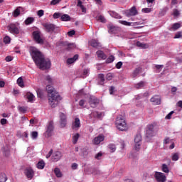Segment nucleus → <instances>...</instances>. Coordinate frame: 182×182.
<instances>
[{"instance_id": "nucleus-55", "label": "nucleus", "mask_w": 182, "mask_h": 182, "mask_svg": "<svg viewBox=\"0 0 182 182\" xmlns=\"http://www.w3.org/2000/svg\"><path fill=\"white\" fill-rule=\"evenodd\" d=\"M180 38H182V33L181 31H178L176 33L174 36V39H180Z\"/></svg>"}, {"instance_id": "nucleus-52", "label": "nucleus", "mask_w": 182, "mask_h": 182, "mask_svg": "<svg viewBox=\"0 0 182 182\" xmlns=\"http://www.w3.org/2000/svg\"><path fill=\"white\" fill-rule=\"evenodd\" d=\"M38 97L42 98L43 97V92L42 90H38L36 91Z\"/></svg>"}, {"instance_id": "nucleus-27", "label": "nucleus", "mask_w": 182, "mask_h": 182, "mask_svg": "<svg viewBox=\"0 0 182 182\" xmlns=\"http://www.w3.org/2000/svg\"><path fill=\"white\" fill-rule=\"evenodd\" d=\"M109 15L112 18H115V19H122V16H120L119 14H117L115 11H109Z\"/></svg>"}, {"instance_id": "nucleus-49", "label": "nucleus", "mask_w": 182, "mask_h": 182, "mask_svg": "<svg viewBox=\"0 0 182 182\" xmlns=\"http://www.w3.org/2000/svg\"><path fill=\"white\" fill-rule=\"evenodd\" d=\"M92 174L94 176H102L101 171L98 169H94V171H92Z\"/></svg>"}, {"instance_id": "nucleus-60", "label": "nucleus", "mask_w": 182, "mask_h": 182, "mask_svg": "<svg viewBox=\"0 0 182 182\" xmlns=\"http://www.w3.org/2000/svg\"><path fill=\"white\" fill-rule=\"evenodd\" d=\"M44 14H45V11L43 10H39L37 12V15L38 16H39V18H41V16H43Z\"/></svg>"}, {"instance_id": "nucleus-11", "label": "nucleus", "mask_w": 182, "mask_h": 182, "mask_svg": "<svg viewBox=\"0 0 182 182\" xmlns=\"http://www.w3.org/2000/svg\"><path fill=\"white\" fill-rule=\"evenodd\" d=\"M146 136L148 137H153L154 136V125L149 124L147 126Z\"/></svg>"}, {"instance_id": "nucleus-50", "label": "nucleus", "mask_w": 182, "mask_h": 182, "mask_svg": "<svg viewBox=\"0 0 182 182\" xmlns=\"http://www.w3.org/2000/svg\"><path fill=\"white\" fill-rule=\"evenodd\" d=\"M26 110H28V109L26 107H18V111L21 113H26Z\"/></svg>"}, {"instance_id": "nucleus-46", "label": "nucleus", "mask_w": 182, "mask_h": 182, "mask_svg": "<svg viewBox=\"0 0 182 182\" xmlns=\"http://www.w3.org/2000/svg\"><path fill=\"white\" fill-rule=\"evenodd\" d=\"M173 143V139H171L168 137H166L164 140V144H171Z\"/></svg>"}, {"instance_id": "nucleus-20", "label": "nucleus", "mask_w": 182, "mask_h": 182, "mask_svg": "<svg viewBox=\"0 0 182 182\" xmlns=\"http://www.w3.org/2000/svg\"><path fill=\"white\" fill-rule=\"evenodd\" d=\"M52 158L53 161H59V159H62V153L60 151H55L53 154Z\"/></svg>"}, {"instance_id": "nucleus-35", "label": "nucleus", "mask_w": 182, "mask_h": 182, "mask_svg": "<svg viewBox=\"0 0 182 182\" xmlns=\"http://www.w3.org/2000/svg\"><path fill=\"white\" fill-rule=\"evenodd\" d=\"M98 80L100 85H103V83H105V75L100 74L98 75Z\"/></svg>"}, {"instance_id": "nucleus-17", "label": "nucleus", "mask_w": 182, "mask_h": 182, "mask_svg": "<svg viewBox=\"0 0 182 182\" xmlns=\"http://www.w3.org/2000/svg\"><path fill=\"white\" fill-rule=\"evenodd\" d=\"M151 102L154 105H160L161 103V98L159 95H155L151 98Z\"/></svg>"}, {"instance_id": "nucleus-23", "label": "nucleus", "mask_w": 182, "mask_h": 182, "mask_svg": "<svg viewBox=\"0 0 182 182\" xmlns=\"http://www.w3.org/2000/svg\"><path fill=\"white\" fill-rule=\"evenodd\" d=\"M104 116V113L99 112H94L91 114V117H95L96 119H102Z\"/></svg>"}, {"instance_id": "nucleus-53", "label": "nucleus", "mask_w": 182, "mask_h": 182, "mask_svg": "<svg viewBox=\"0 0 182 182\" xmlns=\"http://www.w3.org/2000/svg\"><path fill=\"white\" fill-rule=\"evenodd\" d=\"M114 56L110 55L107 59V63H112V62H114Z\"/></svg>"}, {"instance_id": "nucleus-37", "label": "nucleus", "mask_w": 182, "mask_h": 182, "mask_svg": "<svg viewBox=\"0 0 182 182\" xmlns=\"http://www.w3.org/2000/svg\"><path fill=\"white\" fill-rule=\"evenodd\" d=\"M181 26V24H180V23H176L171 28V31H177V29L180 28Z\"/></svg>"}, {"instance_id": "nucleus-15", "label": "nucleus", "mask_w": 182, "mask_h": 182, "mask_svg": "<svg viewBox=\"0 0 182 182\" xmlns=\"http://www.w3.org/2000/svg\"><path fill=\"white\" fill-rule=\"evenodd\" d=\"M24 97H26L28 103H33L35 101V95H33L31 92H26Z\"/></svg>"}, {"instance_id": "nucleus-63", "label": "nucleus", "mask_w": 182, "mask_h": 182, "mask_svg": "<svg viewBox=\"0 0 182 182\" xmlns=\"http://www.w3.org/2000/svg\"><path fill=\"white\" fill-rule=\"evenodd\" d=\"M45 79L47 83H52V78L50 77V76L47 75L46 76Z\"/></svg>"}, {"instance_id": "nucleus-13", "label": "nucleus", "mask_w": 182, "mask_h": 182, "mask_svg": "<svg viewBox=\"0 0 182 182\" xmlns=\"http://www.w3.org/2000/svg\"><path fill=\"white\" fill-rule=\"evenodd\" d=\"M25 174L27 178H28L30 180H32L35 173L33 172V169L32 168H28L25 170Z\"/></svg>"}, {"instance_id": "nucleus-29", "label": "nucleus", "mask_w": 182, "mask_h": 182, "mask_svg": "<svg viewBox=\"0 0 182 182\" xmlns=\"http://www.w3.org/2000/svg\"><path fill=\"white\" fill-rule=\"evenodd\" d=\"M180 159V154L178 152L172 154L171 160L172 161H178Z\"/></svg>"}, {"instance_id": "nucleus-36", "label": "nucleus", "mask_w": 182, "mask_h": 182, "mask_svg": "<svg viewBox=\"0 0 182 182\" xmlns=\"http://www.w3.org/2000/svg\"><path fill=\"white\" fill-rule=\"evenodd\" d=\"M37 168L40 170H43L45 168V162L43 161H40L37 164Z\"/></svg>"}, {"instance_id": "nucleus-1", "label": "nucleus", "mask_w": 182, "mask_h": 182, "mask_svg": "<svg viewBox=\"0 0 182 182\" xmlns=\"http://www.w3.org/2000/svg\"><path fill=\"white\" fill-rule=\"evenodd\" d=\"M30 53L36 66L43 70L50 68V60L45 58L43 54L35 47L30 48Z\"/></svg>"}, {"instance_id": "nucleus-6", "label": "nucleus", "mask_w": 182, "mask_h": 182, "mask_svg": "<svg viewBox=\"0 0 182 182\" xmlns=\"http://www.w3.org/2000/svg\"><path fill=\"white\" fill-rule=\"evenodd\" d=\"M33 38L37 43H43V38L41 36V31L39 30L35 31L33 33Z\"/></svg>"}, {"instance_id": "nucleus-47", "label": "nucleus", "mask_w": 182, "mask_h": 182, "mask_svg": "<svg viewBox=\"0 0 182 182\" xmlns=\"http://www.w3.org/2000/svg\"><path fill=\"white\" fill-rule=\"evenodd\" d=\"M102 156H103V152L100 151L97 154H95V159H96V160H100Z\"/></svg>"}, {"instance_id": "nucleus-56", "label": "nucleus", "mask_w": 182, "mask_h": 182, "mask_svg": "<svg viewBox=\"0 0 182 182\" xmlns=\"http://www.w3.org/2000/svg\"><path fill=\"white\" fill-rule=\"evenodd\" d=\"M142 12H144V14H150V12H151V9L150 8H144L142 9Z\"/></svg>"}, {"instance_id": "nucleus-30", "label": "nucleus", "mask_w": 182, "mask_h": 182, "mask_svg": "<svg viewBox=\"0 0 182 182\" xmlns=\"http://www.w3.org/2000/svg\"><path fill=\"white\" fill-rule=\"evenodd\" d=\"M33 22H35V18L28 17L25 20L24 23H26V25H31V23H33Z\"/></svg>"}, {"instance_id": "nucleus-7", "label": "nucleus", "mask_w": 182, "mask_h": 182, "mask_svg": "<svg viewBox=\"0 0 182 182\" xmlns=\"http://www.w3.org/2000/svg\"><path fill=\"white\" fill-rule=\"evenodd\" d=\"M139 12H137V9H136L135 6L132 7L129 10L125 11V15L128 18H130V16H136Z\"/></svg>"}, {"instance_id": "nucleus-40", "label": "nucleus", "mask_w": 182, "mask_h": 182, "mask_svg": "<svg viewBox=\"0 0 182 182\" xmlns=\"http://www.w3.org/2000/svg\"><path fill=\"white\" fill-rule=\"evenodd\" d=\"M54 173L56 176V177H62V172H60V169H59L58 168H55L54 169Z\"/></svg>"}, {"instance_id": "nucleus-5", "label": "nucleus", "mask_w": 182, "mask_h": 182, "mask_svg": "<svg viewBox=\"0 0 182 182\" xmlns=\"http://www.w3.org/2000/svg\"><path fill=\"white\" fill-rule=\"evenodd\" d=\"M154 178L157 182H166L167 180L166 175L161 172H155Z\"/></svg>"}, {"instance_id": "nucleus-54", "label": "nucleus", "mask_w": 182, "mask_h": 182, "mask_svg": "<svg viewBox=\"0 0 182 182\" xmlns=\"http://www.w3.org/2000/svg\"><path fill=\"white\" fill-rule=\"evenodd\" d=\"M97 20L100 21V22H106V19L103 16H97Z\"/></svg>"}, {"instance_id": "nucleus-21", "label": "nucleus", "mask_w": 182, "mask_h": 182, "mask_svg": "<svg viewBox=\"0 0 182 182\" xmlns=\"http://www.w3.org/2000/svg\"><path fill=\"white\" fill-rule=\"evenodd\" d=\"M119 23H121L122 25H124L125 26H134L136 25H139V22H135V23H130L127 22V21H122L119 20Z\"/></svg>"}, {"instance_id": "nucleus-57", "label": "nucleus", "mask_w": 182, "mask_h": 182, "mask_svg": "<svg viewBox=\"0 0 182 182\" xmlns=\"http://www.w3.org/2000/svg\"><path fill=\"white\" fill-rule=\"evenodd\" d=\"M76 48V45L75 43H70L68 45V50H70V49H75Z\"/></svg>"}, {"instance_id": "nucleus-44", "label": "nucleus", "mask_w": 182, "mask_h": 182, "mask_svg": "<svg viewBox=\"0 0 182 182\" xmlns=\"http://www.w3.org/2000/svg\"><path fill=\"white\" fill-rule=\"evenodd\" d=\"M111 153H114L116 151V145L111 144L108 146Z\"/></svg>"}, {"instance_id": "nucleus-18", "label": "nucleus", "mask_w": 182, "mask_h": 182, "mask_svg": "<svg viewBox=\"0 0 182 182\" xmlns=\"http://www.w3.org/2000/svg\"><path fill=\"white\" fill-rule=\"evenodd\" d=\"M77 59H79V55L76 54L73 58L67 59L66 63L67 65H72L75 63Z\"/></svg>"}, {"instance_id": "nucleus-41", "label": "nucleus", "mask_w": 182, "mask_h": 182, "mask_svg": "<svg viewBox=\"0 0 182 182\" xmlns=\"http://www.w3.org/2000/svg\"><path fill=\"white\" fill-rule=\"evenodd\" d=\"M161 170L164 173H169V170H168V166H167V164H162V166H161Z\"/></svg>"}, {"instance_id": "nucleus-14", "label": "nucleus", "mask_w": 182, "mask_h": 182, "mask_svg": "<svg viewBox=\"0 0 182 182\" xmlns=\"http://www.w3.org/2000/svg\"><path fill=\"white\" fill-rule=\"evenodd\" d=\"M9 31L11 33H14L16 35H18V33H19V28H18V27H16L15 24H11L9 26Z\"/></svg>"}, {"instance_id": "nucleus-24", "label": "nucleus", "mask_w": 182, "mask_h": 182, "mask_svg": "<svg viewBox=\"0 0 182 182\" xmlns=\"http://www.w3.org/2000/svg\"><path fill=\"white\" fill-rule=\"evenodd\" d=\"M90 45L92 46V48H100V43L97 41V40L92 39L89 42Z\"/></svg>"}, {"instance_id": "nucleus-16", "label": "nucleus", "mask_w": 182, "mask_h": 182, "mask_svg": "<svg viewBox=\"0 0 182 182\" xmlns=\"http://www.w3.org/2000/svg\"><path fill=\"white\" fill-rule=\"evenodd\" d=\"M108 28H109V33H114V34H116V33H119V32H120V28L116 27V26H114L113 25H109L108 26Z\"/></svg>"}, {"instance_id": "nucleus-25", "label": "nucleus", "mask_w": 182, "mask_h": 182, "mask_svg": "<svg viewBox=\"0 0 182 182\" xmlns=\"http://www.w3.org/2000/svg\"><path fill=\"white\" fill-rule=\"evenodd\" d=\"M99 105V100L96 98H91V100L90 101V105L91 107H96Z\"/></svg>"}, {"instance_id": "nucleus-19", "label": "nucleus", "mask_w": 182, "mask_h": 182, "mask_svg": "<svg viewBox=\"0 0 182 182\" xmlns=\"http://www.w3.org/2000/svg\"><path fill=\"white\" fill-rule=\"evenodd\" d=\"M43 26L47 32H53L55 31V25L53 24L45 23Z\"/></svg>"}, {"instance_id": "nucleus-10", "label": "nucleus", "mask_w": 182, "mask_h": 182, "mask_svg": "<svg viewBox=\"0 0 182 182\" xmlns=\"http://www.w3.org/2000/svg\"><path fill=\"white\" fill-rule=\"evenodd\" d=\"M52 132H53V122L51 121L47 125V129L46 132L47 137H50V136H52Z\"/></svg>"}, {"instance_id": "nucleus-58", "label": "nucleus", "mask_w": 182, "mask_h": 182, "mask_svg": "<svg viewBox=\"0 0 182 182\" xmlns=\"http://www.w3.org/2000/svg\"><path fill=\"white\" fill-rule=\"evenodd\" d=\"M174 113V111H171L170 113H168L165 119L166 120H170L171 119V116H173V114Z\"/></svg>"}, {"instance_id": "nucleus-8", "label": "nucleus", "mask_w": 182, "mask_h": 182, "mask_svg": "<svg viewBox=\"0 0 182 182\" xmlns=\"http://www.w3.org/2000/svg\"><path fill=\"white\" fill-rule=\"evenodd\" d=\"M105 141V135L104 134H100L97 136H95L93 140H92V143L95 145L97 146L99 144H100V143H102V141Z\"/></svg>"}, {"instance_id": "nucleus-43", "label": "nucleus", "mask_w": 182, "mask_h": 182, "mask_svg": "<svg viewBox=\"0 0 182 182\" xmlns=\"http://www.w3.org/2000/svg\"><path fill=\"white\" fill-rule=\"evenodd\" d=\"M7 178L5 173H1L0 175V182H6Z\"/></svg>"}, {"instance_id": "nucleus-45", "label": "nucleus", "mask_w": 182, "mask_h": 182, "mask_svg": "<svg viewBox=\"0 0 182 182\" xmlns=\"http://www.w3.org/2000/svg\"><path fill=\"white\" fill-rule=\"evenodd\" d=\"M141 68H136V69L133 72V74H132L133 77H136V76H137V75L140 73V71H141Z\"/></svg>"}, {"instance_id": "nucleus-28", "label": "nucleus", "mask_w": 182, "mask_h": 182, "mask_svg": "<svg viewBox=\"0 0 182 182\" xmlns=\"http://www.w3.org/2000/svg\"><path fill=\"white\" fill-rule=\"evenodd\" d=\"M136 46H138V48H141V49H147V48H149V45L140 41L136 42Z\"/></svg>"}, {"instance_id": "nucleus-34", "label": "nucleus", "mask_w": 182, "mask_h": 182, "mask_svg": "<svg viewBox=\"0 0 182 182\" xmlns=\"http://www.w3.org/2000/svg\"><path fill=\"white\" fill-rule=\"evenodd\" d=\"M77 6H79L82 12V14H86V8L82 6V1L80 0H78L77 1Z\"/></svg>"}, {"instance_id": "nucleus-31", "label": "nucleus", "mask_w": 182, "mask_h": 182, "mask_svg": "<svg viewBox=\"0 0 182 182\" xmlns=\"http://www.w3.org/2000/svg\"><path fill=\"white\" fill-rule=\"evenodd\" d=\"M144 86H146V82L141 81L135 85V87H136V89H143V87H144Z\"/></svg>"}, {"instance_id": "nucleus-61", "label": "nucleus", "mask_w": 182, "mask_h": 182, "mask_svg": "<svg viewBox=\"0 0 182 182\" xmlns=\"http://www.w3.org/2000/svg\"><path fill=\"white\" fill-rule=\"evenodd\" d=\"M173 15L176 18L180 15V11L177 9H173Z\"/></svg>"}, {"instance_id": "nucleus-42", "label": "nucleus", "mask_w": 182, "mask_h": 182, "mask_svg": "<svg viewBox=\"0 0 182 182\" xmlns=\"http://www.w3.org/2000/svg\"><path fill=\"white\" fill-rule=\"evenodd\" d=\"M2 151L4 156H9V148L8 146L2 148Z\"/></svg>"}, {"instance_id": "nucleus-64", "label": "nucleus", "mask_w": 182, "mask_h": 182, "mask_svg": "<svg viewBox=\"0 0 182 182\" xmlns=\"http://www.w3.org/2000/svg\"><path fill=\"white\" fill-rule=\"evenodd\" d=\"M62 0H52L50 2V5H58L59 2H60Z\"/></svg>"}, {"instance_id": "nucleus-26", "label": "nucleus", "mask_w": 182, "mask_h": 182, "mask_svg": "<svg viewBox=\"0 0 182 182\" xmlns=\"http://www.w3.org/2000/svg\"><path fill=\"white\" fill-rule=\"evenodd\" d=\"M80 137V134L79 133H75L73 134V144H76L77 143V141L79 140V138Z\"/></svg>"}, {"instance_id": "nucleus-12", "label": "nucleus", "mask_w": 182, "mask_h": 182, "mask_svg": "<svg viewBox=\"0 0 182 182\" xmlns=\"http://www.w3.org/2000/svg\"><path fill=\"white\" fill-rule=\"evenodd\" d=\"M66 115L64 113H60V125L61 127H65L67 123Z\"/></svg>"}, {"instance_id": "nucleus-2", "label": "nucleus", "mask_w": 182, "mask_h": 182, "mask_svg": "<svg viewBox=\"0 0 182 182\" xmlns=\"http://www.w3.org/2000/svg\"><path fill=\"white\" fill-rule=\"evenodd\" d=\"M46 90L48 95L49 105H50L51 107H56L59 102L62 100V97L59 95V93L51 85H47Z\"/></svg>"}, {"instance_id": "nucleus-3", "label": "nucleus", "mask_w": 182, "mask_h": 182, "mask_svg": "<svg viewBox=\"0 0 182 182\" xmlns=\"http://www.w3.org/2000/svg\"><path fill=\"white\" fill-rule=\"evenodd\" d=\"M115 126L118 130H121V132H125L127 130V123L126 122V118L124 115H118L116 122Z\"/></svg>"}, {"instance_id": "nucleus-22", "label": "nucleus", "mask_w": 182, "mask_h": 182, "mask_svg": "<svg viewBox=\"0 0 182 182\" xmlns=\"http://www.w3.org/2000/svg\"><path fill=\"white\" fill-rule=\"evenodd\" d=\"M96 55H97L98 59H100V60L102 59L103 60H105V59H106V58H107L106 54H105V53L102 50L97 51Z\"/></svg>"}, {"instance_id": "nucleus-59", "label": "nucleus", "mask_w": 182, "mask_h": 182, "mask_svg": "<svg viewBox=\"0 0 182 182\" xmlns=\"http://www.w3.org/2000/svg\"><path fill=\"white\" fill-rule=\"evenodd\" d=\"M4 43H11V38L9 36H6L4 38Z\"/></svg>"}, {"instance_id": "nucleus-33", "label": "nucleus", "mask_w": 182, "mask_h": 182, "mask_svg": "<svg viewBox=\"0 0 182 182\" xmlns=\"http://www.w3.org/2000/svg\"><path fill=\"white\" fill-rule=\"evenodd\" d=\"M21 9H22L21 7H18L16 10H14V11L13 13V16H14V18H17V16H19V15H21Z\"/></svg>"}, {"instance_id": "nucleus-4", "label": "nucleus", "mask_w": 182, "mask_h": 182, "mask_svg": "<svg viewBox=\"0 0 182 182\" xmlns=\"http://www.w3.org/2000/svg\"><path fill=\"white\" fill-rule=\"evenodd\" d=\"M134 141V149L136 151H139V150H140V146H141V135L136 134Z\"/></svg>"}, {"instance_id": "nucleus-39", "label": "nucleus", "mask_w": 182, "mask_h": 182, "mask_svg": "<svg viewBox=\"0 0 182 182\" xmlns=\"http://www.w3.org/2000/svg\"><path fill=\"white\" fill-rule=\"evenodd\" d=\"M17 85L20 86V87H23L25 85L23 84V80L22 79V77H20L17 79Z\"/></svg>"}, {"instance_id": "nucleus-51", "label": "nucleus", "mask_w": 182, "mask_h": 182, "mask_svg": "<svg viewBox=\"0 0 182 182\" xmlns=\"http://www.w3.org/2000/svg\"><path fill=\"white\" fill-rule=\"evenodd\" d=\"M54 19H58V18H62V14L60 13H54L53 15Z\"/></svg>"}, {"instance_id": "nucleus-38", "label": "nucleus", "mask_w": 182, "mask_h": 182, "mask_svg": "<svg viewBox=\"0 0 182 182\" xmlns=\"http://www.w3.org/2000/svg\"><path fill=\"white\" fill-rule=\"evenodd\" d=\"M90 73V70L89 68H85L83 70L82 73V77H87V76H89V74Z\"/></svg>"}, {"instance_id": "nucleus-48", "label": "nucleus", "mask_w": 182, "mask_h": 182, "mask_svg": "<svg viewBox=\"0 0 182 182\" xmlns=\"http://www.w3.org/2000/svg\"><path fill=\"white\" fill-rule=\"evenodd\" d=\"M31 139H33V140L38 139V132H31Z\"/></svg>"}, {"instance_id": "nucleus-62", "label": "nucleus", "mask_w": 182, "mask_h": 182, "mask_svg": "<svg viewBox=\"0 0 182 182\" xmlns=\"http://www.w3.org/2000/svg\"><path fill=\"white\" fill-rule=\"evenodd\" d=\"M106 79L107 80H112V79H113V74L112 73L107 74Z\"/></svg>"}, {"instance_id": "nucleus-32", "label": "nucleus", "mask_w": 182, "mask_h": 182, "mask_svg": "<svg viewBox=\"0 0 182 182\" xmlns=\"http://www.w3.org/2000/svg\"><path fill=\"white\" fill-rule=\"evenodd\" d=\"M61 21H63V22H68L70 21V16L68 14H61Z\"/></svg>"}, {"instance_id": "nucleus-9", "label": "nucleus", "mask_w": 182, "mask_h": 182, "mask_svg": "<svg viewBox=\"0 0 182 182\" xmlns=\"http://www.w3.org/2000/svg\"><path fill=\"white\" fill-rule=\"evenodd\" d=\"M72 129L73 130H75V132H77V130L80 129V119L78 117L74 119V121L72 124Z\"/></svg>"}]
</instances>
